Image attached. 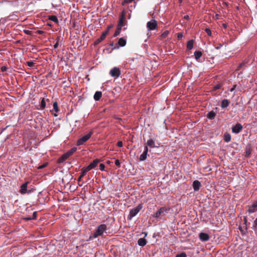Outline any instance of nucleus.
<instances>
[{"instance_id":"nucleus-16","label":"nucleus","mask_w":257,"mask_h":257,"mask_svg":"<svg viewBox=\"0 0 257 257\" xmlns=\"http://www.w3.org/2000/svg\"><path fill=\"white\" fill-rule=\"evenodd\" d=\"M216 115V112L214 111L213 110H212L207 113V117L208 119L212 120L214 119Z\"/></svg>"},{"instance_id":"nucleus-48","label":"nucleus","mask_w":257,"mask_h":257,"mask_svg":"<svg viewBox=\"0 0 257 257\" xmlns=\"http://www.w3.org/2000/svg\"><path fill=\"white\" fill-rule=\"evenodd\" d=\"M58 45H59V43L57 41L55 44V45H54V47L55 49H56L57 48V47H58Z\"/></svg>"},{"instance_id":"nucleus-49","label":"nucleus","mask_w":257,"mask_h":257,"mask_svg":"<svg viewBox=\"0 0 257 257\" xmlns=\"http://www.w3.org/2000/svg\"><path fill=\"white\" fill-rule=\"evenodd\" d=\"M46 166H47V164H44V165H42V166H39V167H38V169H42V168H44L45 167H46Z\"/></svg>"},{"instance_id":"nucleus-33","label":"nucleus","mask_w":257,"mask_h":257,"mask_svg":"<svg viewBox=\"0 0 257 257\" xmlns=\"http://www.w3.org/2000/svg\"><path fill=\"white\" fill-rule=\"evenodd\" d=\"M221 86V85L220 84H218L217 85H214L213 87L212 91H215V90L220 88Z\"/></svg>"},{"instance_id":"nucleus-19","label":"nucleus","mask_w":257,"mask_h":257,"mask_svg":"<svg viewBox=\"0 0 257 257\" xmlns=\"http://www.w3.org/2000/svg\"><path fill=\"white\" fill-rule=\"evenodd\" d=\"M77 150L76 147H73L70 150H69L68 152H67L65 154L66 155L68 158L70 157L71 155H73V153H74Z\"/></svg>"},{"instance_id":"nucleus-28","label":"nucleus","mask_w":257,"mask_h":257,"mask_svg":"<svg viewBox=\"0 0 257 257\" xmlns=\"http://www.w3.org/2000/svg\"><path fill=\"white\" fill-rule=\"evenodd\" d=\"M147 154L148 153L146 152H143V154L140 156V160L141 161H145L147 159Z\"/></svg>"},{"instance_id":"nucleus-45","label":"nucleus","mask_w":257,"mask_h":257,"mask_svg":"<svg viewBox=\"0 0 257 257\" xmlns=\"http://www.w3.org/2000/svg\"><path fill=\"white\" fill-rule=\"evenodd\" d=\"M253 226L255 227H257V218L254 221Z\"/></svg>"},{"instance_id":"nucleus-43","label":"nucleus","mask_w":257,"mask_h":257,"mask_svg":"<svg viewBox=\"0 0 257 257\" xmlns=\"http://www.w3.org/2000/svg\"><path fill=\"white\" fill-rule=\"evenodd\" d=\"M117 146L118 147H121L122 146V142L121 141H118L117 143Z\"/></svg>"},{"instance_id":"nucleus-40","label":"nucleus","mask_w":257,"mask_h":257,"mask_svg":"<svg viewBox=\"0 0 257 257\" xmlns=\"http://www.w3.org/2000/svg\"><path fill=\"white\" fill-rule=\"evenodd\" d=\"M183 37V34L182 33H178L177 34V38L179 40H180Z\"/></svg>"},{"instance_id":"nucleus-30","label":"nucleus","mask_w":257,"mask_h":257,"mask_svg":"<svg viewBox=\"0 0 257 257\" xmlns=\"http://www.w3.org/2000/svg\"><path fill=\"white\" fill-rule=\"evenodd\" d=\"M37 212L36 211H35L33 213L32 217H27L26 218V219L27 220H32V219L35 220L37 218Z\"/></svg>"},{"instance_id":"nucleus-20","label":"nucleus","mask_w":257,"mask_h":257,"mask_svg":"<svg viewBox=\"0 0 257 257\" xmlns=\"http://www.w3.org/2000/svg\"><path fill=\"white\" fill-rule=\"evenodd\" d=\"M102 96V92L101 91H96L94 95V99L96 101L99 100Z\"/></svg>"},{"instance_id":"nucleus-47","label":"nucleus","mask_w":257,"mask_h":257,"mask_svg":"<svg viewBox=\"0 0 257 257\" xmlns=\"http://www.w3.org/2000/svg\"><path fill=\"white\" fill-rule=\"evenodd\" d=\"M243 221H244V224L245 225V226H246L247 217L246 216L244 217Z\"/></svg>"},{"instance_id":"nucleus-6","label":"nucleus","mask_w":257,"mask_h":257,"mask_svg":"<svg viewBox=\"0 0 257 257\" xmlns=\"http://www.w3.org/2000/svg\"><path fill=\"white\" fill-rule=\"evenodd\" d=\"M120 70L118 68L114 67L110 71L109 74L112 77H118L120 75Z\"/></svg>"},{"instance_id":"nucleus-14","label":"nucleus","mask_w":257,"mask_h":257,"mask_svg":"<svg viewBox=\"0 0 257 257\" xmlns=\"http://www.w3.org/2000/svg\"><path fill=\"white\" fill-rule=\"evenodd\" d=\"M201 187V183L198 180H195L193 183V187L194 191H198L199 190Z\"/></svg>"},{"instance_id":"nucleus-50","label":"nucleus","mask_w":257,"mask_h":257,"mask_svg":"<svg viewBox=\"0 0 257 257\" xmlns=\"http://www.w3.org/2000/svg\"><path fill=\"white\" fill-rule=\"evenodd\" d=\"M112 27V25H110L107 27V29L106 31H108V33L109 32V29Z\"/></svg>"},{"instance_id":"nucleus-23","label":"nucleus","mask_w":257,"mask_h":257,"mask_svg":"<svg viewBox=\"0 0 257 257\" xmlns=\"http://www.w3.org/2000/svg\"><path fill=\"white\" fill-rule=\"evenodd\" d=\"M193 44H194V40H190L188 41L187 44V48L188 50H191L193 48Z\"/></svg>"},{"instance_id":"nucleus-60","label":"nucleus","mask_w":257,"mask_h":257,"mask_svg":"<svg viewBox=\"0 0 257 257\" xmlns=\"http://www.w3.org/2000/svg\"><path fill=\"white\" fill-rule=\"evenodd\" d=\"M180 2L181 3L182 0H179Z\"/></svg>"},{"instance_id":"nucleus-32","label":"nucleus","mask_w":257,"mask_h":257,"mask_svg":"<svg viewBox=\"0 0 257 257\" xmlns=\"http://www.w3.org/2000/svg\"><path fill=\"white\" fill-rule=\"evenodd\" d=\"M40 106L41 109H44L46 107V102L44 98L42 99Z\"/></svg>"},{"instance_id":"nucleus-51","label":"nucleus","mask_w":257,"mask_h":257,"mask_svg":"<svg viewBox=\"0 0 257 257\" xmlns=\"http://www.w3.org/2000/svg\"><path fill=\"white\" fill-rule=\"evenodd\" d=\"M184 18L186 20H188L189 19V17L188 15H185L184 17Z\"/></svg>"},{"instance_id":"nucleus-5","label":"nucleus","mask_w":257,"mask_h":257,"mask_svg":"<svg viewBox=\"0 0 257 257\" xmlns=\"http://www.w3.org/2000/svg\"><path fill=\"white\" fill-rule=\"evenodd\" d=\"M147 27L150 31L156 29L157 27V21L155 20H152L148 22L147 24Z\"/></svg>"},{"instance_id":"nucleus-41","label":"nucleus","mask_w":257,"mask_h":257,"mask_svg":"<svg viewBox=\"0 0 257 257\" xmlns=\"http://www.w3.org/2000/svg\"><path fill=\"white\" fill-rule=\"evenodd\" d=\"M169 34V31H165L162 35L163 37H165L167 36V35Z\"/></svg>"},{"instance_id":"nucleus-26","label":"nucleus","mask_w":257,"mask_h":257,"mask_svg":"<svg viewBox=\"0 0 257 257\" xmlns=\"http://www.w3.org/2000/svg\"><path fill=\"white\" fill-rule=\"evenodd\" d=\"M49 20L55 22V23H58V20L56 16L52 15L49 16Z\"/></svg>"},{"instance_id":"nucleus-9","label":"nucleus","mask_w":257,"mask_h":257,"mask_svg":"<svg viewBox=\"0 0 257 257\" xmlns=\"http://www.w3.org/2000/svg\"><path fill=\"white\" fill-rule=\"evenodd\" d=\"M100 162V161L99 159L94 160L92 162H91L88 166H87L85 168H86V170L90 171L91 169L96 167L97 166V164Z\"/></svg>"},{"instance_id":"nucleus-37","label":"nucleus","mask_w":257,"mask_h":257,"mask_svg":"<svg viewBox=\"0 0 257 257\" xmlns=\"http://www.w3.org/2000/svg\"><path fill=\"white\" fill-rule=\"evenodd\" d=\"M236 84H234V85H233L232 88H231L230 89V92H233V95H234V94H235V92H234V90H235V88H236Z\"/></svg>"},{"instance_id":"nucleus-25","label":"nucleus","mask_w":257,"mask_h":257,"mask_svg":"<svg viewBox=\"0 0 257 257\" xmlns=\"http://www.w3.org/2000/svg\"><path fill=\"white\" fill-rule=\"evenodd\" d=\"M202 55V53L200 51H196L194 52L195 59L198 60Z\"/></svg>"},{"instance_id":"nucleus-12","label":"nucleus","mask_w":257,"mask_h":257,"mask_svg":"<svg viewBox=\"0 0 257 257\" xmlns=\"http://www.w3.org/2000/svg\"><path fill=\"white\" fill-rule=\"evenodd\" d=\"M257 211V201H256L251 205L249 206L248 212L249 213H252Z\"/></svg>"},{"instance_id":"nucleus-13","label":"nucleus","mask_w":257,"mask_h":257,"mask_svg":"<svg viewBox=\"0 0 257 257\" xmlns=\"http://www.w3.org/2000/svg\"><path fill=\"white\" fill-rule=\"evenodd\" d=\"M28 182H27L23 184L21 186V189L20 190V192L22 194H24L27 193V186H28Z\"/></svg>"},{"instance_id":"nucleus-29","label":"nucleus","mask_w":257,"mask_h":257,"mask_svg":"<svg viewBox=\"0 0 257 257\" xmlns=\"http://www.w3.org/2000/svg\"><path fill=\"white\" fill-rule=\"evenodd\" d=\"M53 109L56 112H58L59 111V107L58 103L57 101H55L53 103Z\"/></svg>"},{"instance_id":"nucleus-59","label":"nucleus","mask_w":257,"mask_h":257,"mask_svg":"<svg viewBox=\"0 0 257 257\" xmlns=\"http://www.w3.org/2000/svg\"><path fill=\"white\" fill-rule=\"evenodd\" d=\"M240 231H241L242 232L243 231V230H242L240 228Z\"/></svg>"},{"instance_id":"nucleus-53","label":"nucleus","mask_w":257,"mask_h":257,"mask_svg":"<svg viewBox=\"0 0 257 257\" xmlns=\"http://www.w3.org/2000/svg\"><path fill=\"white\" fill-rule=\"evenodd\" d=\"M223 26L224 28H226L227 27V24H223Z\"/></svg>"},{"instance_id":"nucleus-1","label":"nucleus","mask_w":257,"mask_h":257,"mask_svg":"<svg viewBox=\"0 0 257 257\" xmlns=\"http://www.w3.org/2000/svg\"><path fill=\"white\" fill-rule=\"evenodd\" d=\"M142 208L143 204H140L136 207L132 209L130 211L128 218L129 219H131L139 213V212L142 209Z\"/></svg>"},{"instance_id":"nucleus-44","label":"nucleus","mask_w":257,"mask_h":257,"mask_svg":"<svg viewBox=\"0 0 257 257\" xmlns=\"http://www.w3.org/2000/svg\"><path fill=\"white\" fill-rule=\"evenodd\" d=\"M244 63L240 64L238 66L237 68L236 69V70H239L242 67V66L244 65Z\"/></svg>"},{"instance_id":"nucleus-27","label":"nucleus","mask_w":257,"mask_h":257,"mask_svg":"<svg viewBox=\"0 0 257 257\" xmlns=\"http://www.w3.org/2000/svg\"><path fill=\"white\" fill-rule=\"evenodd\" d=\"M68 159L66 155L64 154L61 157H60L58 159V162L60 163H63L64 161Z\"/></svg>"},{"instance_id":"nucleus-18","label":"nucleus","mask_w":257,"mask_h":257,"mask_svg":"<svg viewBox=\"0 0 257 257\" xmlns=\"http://www.w3.org/2000/svg\"><path fill=\"white\" fill-rule=\"evenodd\" d=\"M230 103V101L228 99H223L221 103V107L222 108L227 107Z\"/></svg>"},{"instance_id":"nucleus-56","label":"nucleus","mask_w":257,"mask_h":257,"mask_svg":"<svg viewBox=\"0 0 257 257\" xmlns=\"http://www.w3.org/2000/svg\"><path fill=\"white\" fill-rule=\"evenodd\" d=\"M106 163H107V164H110V162L109 161H107L106 162Z\"/></svg>"},{"instance_id":"nucleus-42","label":"nucleus","mask_w":257,"mask_h":257,"mask_svg":"<svg viewBox=\"0 0 257 257\" xmlns=\"http://www.w3.org/2000/svg\"><path fill=\"white\" fill-rule=\"evenodd\" d=\"M7 69H8V68L6 66H4L1 67V71L2 72H5L7 70Z\"/></svg>"},{"instance_id":"nucleus-55","label":"nucleus","mask_w":257,"mask_h":257,"mask_svg":"<svg viewBox=\"0 0 257 257\" xmlns=\"http://www.w3.org/2000/svg\"><path fill=\"white\" fill-rule=\"evenodd\" d=\"M215 17H216V18L217 19H218V17H219V15H218V14H216V15H215Z\"/></svg>"},{"instance_id":"nucleus-11","label":"nucleus","mask_w":257,"mask_h":257,"mask_svg":"<svg viewBox=\"0 0 257 257\" xmlns=\"http://www.w3.org/2000/svg\"><path fill=\"white\" fill-rule=\"evenodd\" d=\"M199 237L200 239L202 241H206L209 239V236L208 234L204 232L199 233Z\"/></svg>"},{"instance_id":"nucleus-15","label":"nucleus","mask_w":257,"mask_h":257,"mask_svg":"<svg viewBox=\"0 0 257 257\" xmlns=\"http://www.w3.org/2000/svg\"><path fill=\"white\" fill-rule=\"evenodd\" d=\"M88 171H89L86 170V168L85 167L83 168L81 170V175L78 178V181H81L82 178L83 177L86 175V173Z\"/></svg>"},{"instance_id":"nucleus-10","label":"nucleus","mask_w":257,"mask_h":257,"mask_svg":"<svg viewBox=\"0 0 257 257\" xmlns=\"http://www.w3.org/2000/svg\"><path fill=\"white\" fill-rule=\"evenodd\" d=\"M107 34H108V31H105L104 32H103L102 33V34H101V36L100 37V38H99L98 39H97L95 41L94 45H97L99 43H100L101 41L104 40L105 39L106 36H107Z\"/></svg>"},{"instance_id":"nucleus-31","label":"nucleus","mask_w":257,"mask_h":257,"mask_svg":"<svg viewBox=\"0 0 257 257\" xmlns=\"http://www.w3.org/2000/svg\"><path fill=\"white\" fill-rule=\"evenodd\" d=\"M121 28H120V27L117 26L116 29V30H115V31L114 32L113 36L114 37H116L118 35H119V34L120 33V31H121Z\"/></svg>"},{"instance_id":"nucleus-7","label":"nucleus","mask_w":257,"mask_h":257,"mask_svg":"<svg viewBox=\"0 0 257 257\" xmlns=\"http://www.w3.org/2000/svg\"><path fill=\"white\" fill-rule=\"evenodd\" d=\"M168 209L165 207H161L154 215V217L156 218H159L161 216L163 215L164 212H167Z\"/></svg>"},{"instance_id":"nucleus-35","label":"nucleus","mask_w":257,"mask_h":257,"mask_svg":"<svg viewBox=\"0 0 257 257\" xmlns=\"http://www.w3.org/2000/svg\"><path fill=\"white\" fill-rule=\"evenodd\" d=\"M26 64L28 66L32 67L34 66L35 63L33 61H28L26 62Z\"/></svg>"},{"instance_id":"nucleus-8","label":"nucleus","mask_w":257,"mask_h":257,"mask_svg":"<svg viewBox=\"0 0 257 257\" xmlns=\"http://www.w3.org/2000/svg\"><path fill=\"white\" fill-rule=\"evenodd\" d=\"M242 125L240 123H237L232 127V132L235 134H238L242 131Z\"/></svg>"},{"instance_id":"nucleus-3","label":"nucleus","mask_w":257,"mask_h":257,"mask_svg":"<svg viewBox=\"0 0 257 257\" xmlns=\"http://www.w3.org/2000/svg\"><path fill=\"white\" fill-rule=\"evenodd\" d=\"M92 135V132H90L87 135H84L81 138L78 140L77 142V146H80L81 145H83L84 143H85L86 141H87L91 137Z\"/></svg>"},{"instance_id":"nucleus-39","label":"nucleus","mask_w":257,"mask_h":257,"mask_svg":"<svg viewBox=\"0 0 257 257\" xmlns=\"http://www.w3.org/2000/svg\"><path fill=\"white\" fill-rule=\"evenodd\" d=\"M100 170L104 171L105 169V165L103 164H100L99 165Z\"/></svg>"},{"instance_id":"nucleus-34","label":"nucleus","mask_w":257,"mask_h":257,"mask_svg":"<svg viewBox=\"0 0 257 257\" xmlns=\"http://www.w3.org/2000/svg\"><path fill=\"white\" fill-rule=\"evenodd\" d=\"M176 257H187V255L185 252H183L180 254H177Z\"/></svg>"},{"instance_id":"nucleus-22","label":"nucleus","mask_w":257,"mask_h":257,"mask_svg":"<svg viewBox=\"0 0 257 257\" xmlns=\"http://www.w3.org/2000/svg\"><path fill=\"white\" fill-rule=\"evenodd\" d=\"M126 43V40L124 39L123 38H120L118 41V44L120 47H124Z\"/></svg>"},{"instance_id":"nucleus-2","label":"nucleus","mask_w":257,"mask_h":257,"mask_svg":"<svg viewBox=\"0 0 257 257\" xmlns=\"http://www.w3.org/2000/svg\"><path fill=\"white\" fill-rule=\"evenodd\" d=\"M106 229V225L104 224H102L98 226L97 229L93 235V238H96L99 236L102 235Z\"/></svg>"},{"instance_id":"nucleus-46","label":"nucleus","mask_w":257,"mask_h":257,"mask_svg":"<svg viewBox=\"0 0 257 257\" xmlns=\"http://www.w3.org/2000/svg\"><path fill=\"white\" fill-rule=\"evenodd\" d=\"M144 152H146L147 153H148V146L146 145L145 147V150H144Z\"/></svg>"},{"instance_id":"nucleus-38","label":"nucleus","mask_w":257,"mask_h":257,"mask_svg":"<svg viewBox=\"0 0 257 257\" xmlns=\"http://www.w3.org/2000/svg\"><path fill=\"white\" fill-rule=\"evenodd\" d=\"M115 165L117 166L118 168L120 167V163L118 160H116L115 161Z\"/></svg>"},{"instance_id":"nucleus-36","label":"nucleus","mask_w":257,"mask_h":257,"mask_svg":"<svg viewBox=\"0 0 257 257\" xmlns=\"http://www.w3.org/2000/svg\"><path fill=\"white\" fill-rule=\"evenodd\" d=\"M205 31L208 34V35L210 36H211V31L209 28H206L205 29Z\"/></svg>"},{"instance_id":"nucleus-52","label":"nucleus","mask_w":257,"mask_h":257,"mask_svg":"<svg viewBox=\"0 0 257 257\" xmlns=\"http://www.w3.org/2000/svg\"><path fill=\"white\" fill-rule=\"evenodd\" d=\"M25 32L27 34H29L30 32L29 31H28V30H26V31H25Z\"/></svg>"},{"instance_id":"nucleus-57","label":"nucleus","mask_w":257,"mask_h":257,"mask_svg":"<svg viewBox=\"0 0 257 257\" xmlns=\"http://www.w3.org/2000/svg\"><path fill=\"white\" fill-rule=\"evenodd\" d=\"M144 233H145V237L147 236V232H144Z\"/></svg>"},{"instance_id":"nucleus-24","label":"nucleus","mask_w":257,"mask_h":257,"mask_svg":"<svg viewBox=\"0 0 257 257\" xmlns=\"http://www.w3.org/2000/svg\"><path fill=\"white\" fill-rule=\"evenodd\" d=\"M224 140L225 142L228 143L231 140V136L228 133H225L224 135Z\"/></svg>"},{"instance_id":"nucleus-54","label":"nucleus","mask_w":257,"mask_h":257,"mask_svg":"<svg viewBox=\"0 0 257 257\" xmlns=\"http://www.w3.org/2000/svg\"><path fill=\"white\" fill-rule=\"evenodd\" d=\"M221 46H222V45H220V46H218L217 47H216V49H219Z\"/></svg>"},{"instance_id":"nucleus-58","label":"nucleus","mask_w":257,"mask_h":257,"mask_svg":"<svg viewBox=\"0 0 257 257\" xmlns=\"http://www.w3.org/2000/svg\"><path fill=\"white\" fill-rule=\"evenodd\" d=\"M42 33V31H39V33L41 34Z\"/></svg>"},{"instance_id":"nucleus-17","label":"nucleus","mask_w":257,"mask_h":257,"mask_svg":"<svg viewBox=\"0 0 257 257\" xmlns=\"http://www.w3.org/2000/svg\"><path fill=\"white\" fill-rule=\"evenodd\" d=\"M147 241L144 238H141L139 239L138 241V244L142 247H143L146 245Z\"/></svg>"},{"instance_id":"nucleus-21","label":"nucleus","mask_w":257,"mask_h":257,"mask_svg":"<svg viewBox=\"0 0 257 257\" xmlns=\"http://www.w3.org/2000/svg\"><path fill=\"white\" fill-rule=\"evenodd\" d=\"M146 145L151 148H154L155 147V142L152 139L149 140L147 141Z\"/></svg>"},{"instance_id":"nucleus-4","label":"nucleus","mask_w":257,"mask_h":257,"mask_svg":"<svg viewBox=\"0 0 257 257\" xmlns=\"http://www.w3.org/2000/svg\"><path fill=\"white\" fill-rule=\"evenodd\" d=\"M125 12L123 10L120 14L119 18L118 24L117 25V27L120 28H122L123 26L125 25Z\"/></svg>"}]
</instances>
